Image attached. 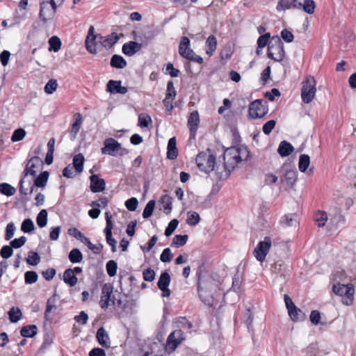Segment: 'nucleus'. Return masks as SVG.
Segmentation results:
<instances>
[{
  "instance_id": "nucleus-1",
  "label": "nucleus",
  "mask_w": 356,
  "mask_h": 356,
  "mask_svg": "<svg viewBox=\"0 0 356 356\" xmlns=\"http://www.w3.org/2000/svg\"><path fill=\"white\" fill-rule=\"evenodd\" d=\"M246 148L231 147L225 149L223 154V163L214 165L215 174L219 180H226L232 170L243 161V157L247 156Z\"/></svg>"
},
{
  "instance_id": "nucleus-2",
  "label": "nucleus",
  "mask_w": 356,
  "mask_h": 356,
  "mask_svg": "<svg viewBox=\"0 0 356 356\" xmlns=\"http://www.w3.org/2000/svg\"><path fill=\"white\" fill-rule=\"evenodd\" d=\"M42 161L40 157L35 156H32L27 162L26 168L23 172V177L19 181V192L23 195H28V188H25L24 184L25 182L24 179L26 177L31 175L35 177L38 171L39 170Z\"/></svg>"
},
{
  "instance_id": "nucleus-3",
  "label": "nucleus",
  "mask_w": 356,
  "mask_h": 356,
  "mask_svg": "<svg viewBox=\"0 0 356 356\" xmlns=\"http://www.w3.org/2000/svg\"><path fill=\"white\" fill-rule=\"evenodd\" d=\"M285 56L284 44L281 38L276 35L273 36L268 46V58L277 62L282 61Z\"/></svg>"
},
{
  "instance_id": "nucleus-4",
  "label": "nucleus",
  "mask_w": 356,
  "mask_h": 356,
  "mask_svg": "<svg viewBox=\"0 0 356 356\" xmlns=\"http://www.w3.org/2000/svg\"><path fill=\"white\" fill-rule=\"evenodd\" d=\"M195 160L197 167L201 171L209 173L214 170L216 157L211 154L209 149L206 152L199 153Z\"/></svg>"
},
{
  "instance_id": "nucleus-5",
  "label": "nucleus",
  "mask_w": 356,
  "mask_h": 356,
  "mask_svg": "<svg viewBox=\"0 0 356 356\" xmlns=\"http://www.w3.org/2000/svg\"><path fill=\"white\" fill-rule=\"evenodd\" d=\"M332 291L342 297V302L346 305H351L354 300L355 289L352 284H336L332 286Z\"/></svg>"
},
{
  "instance_id": "nucleus-6",
  "label": "nucleus",
  "mask_w": 356,
  "mask_h": 356,
  "mask_svg": "<svg viewBox=\"0 0 356 356\" xmlns=\"http://www.w3.org/2000/svg\"><path fill=\"white\" fill-rule=\"evenodd\" d=\"M301 98L304 103L309 104L316 93V81L314 76H307L302 83Z\"/></svg>"
},
{
  "instance_id": "nucleus-7",
  "label": "nucleus",
  "mask_w": 356,
  "mask_h": 356,
  "mask_svg": "<svg viewBox=\"0 0 356 356\" xmlns=\"http://www.w3.org/2000/svg\"><path fill=\"white\" fill-rule=\"evenodd\" d=\"M102 154L112 156H124L129 151L122 147L121 144L113 138H108L104 141V147L101 149Z\"/></svg>"
},
{
  "instance_id": "nucleus-8",
  "label": "nucleus",
  "mask_w": 356,
  "mask_h": 356,
  "mask_svg": "<svg viewBox=\"0 0 356 356\" xmlns=\"http://www.w3.org/2000/svg\"><path fill=\"white\" fill-rule=\"evenodd\" d=\"M63 0H44L40 2L39 17L40 19L46 23L52 19L56 11V2L62 3Z\"/></svg>"
},
{
  "instance_id": "nucleus-9",
  "label": "nucleus",
  "mask_w": 356,
  "mask_h": 356,
  "mask_svg": "<svg viewBox=\"0 0 356 356\" xmlns=\"http://www.w3.org/2000/svg\"><path fill=\"white\" fill-rule=\"evenodd\" d=\"M272 245V240L270 236H265L264 241L259 242L254 248L253 254L257 261H264Z\"/></svg>"
},
{
  "instance_id": "nucleus-10",
  "label": "nucleus",
  "mask_w": 356,
  "mask_h": 356,
  "mask_svg": "<svg viewBox=\"0 0 356 356\" xmlns=\"http://www.w3.org/2000/svg\"><path fill=\"white\" fill-rule=\"evenodd\" d=\"M268 111V107L263 104V101L256 99L249 106L248 115L252 119H260L265 116Z\"/></svg>"
},
{
  "instance_id": "nucleus-11",
  "label": "nucleus",
  "mask_w": 356,
  "mask_h": 356,
  "mask_svg": "<svg viewBox=\"0 0 356 356\" xmlns=\"http://www.w3.org/2000/svg\"><path fill=\"white\" fill-rule=\"evenodd\" d=\"M184 339V333L181 330L173 331L168 337L165 345L166 351L169 353L175 351Z\"/></svg>"
},
{
  "instance_id": "nucleus-12",
  "label": "nucleus",
  "mask_w": 356,
  "mask_h": 356,
  "mask_svg": "<svg viewBox=\"0 0 356 356\" xmlns=\"http://www.w3.org/2000/svg\"><path fill=\"white\" fill-rule=\"evenodd\" d=\"M113 291V286L111 284L106 283L103 285L99 301V305L102 309L106 310L108 307L109 302L112 300L111 296Z\"/></svg>"
},
{
  "instance_id": "nucleus-13",
  "label": "nucleus",
  "mask_w": 356,
  "mask_h": 356,
  "mask_svg": "<svg viewBox=\"0 0 356 356\" xmlns=\"http://www.w3.org/2000/svg\"><path fill=\"white\" fill-rule=\"evenodd\" d=\"M170 276L167 271L162 272L157 282L159 289L162 291V297H169L170 296V290L168 286L170 283Z\"/></svg>"
},
{
  "instance_id": "nucleus-14",
  "label": "nucleus",
  "mask_w": 356,
  "mask_h": 356,
  "mask_svg": "<svg viewBox=\"0 0 356 356\" xmlns=\"http://www.w3.org/2000/svg\"><path fill=\"white\" fill-rule=\"evenodd\" d=\"M96 38L97 35H95V28L93 26H90L86 38L85 44L87 51L92 54L97 53L96 48L97 43L95 42Z\"/></svg>"
},
{
  "instance_id": "nucleus-15",
  "label": "nucleus",
  "mask_w": 356,
  "mask_h": 356,
  "mask_svg": "<svg viewBox=\"0 0 356 356\" xmlns=\"http://www.w3.org/2000/svg\"><path fill=\"white\" fill-rule=\"evenodd\" d=\"M83 123L82 115L79 113H76L72 118V123L69 130L70 138L74 140L79 131Z\"/></svg>"
},
{
  "instance_id": "nucleus-16",
  "label": "nucleus",
  "mask_w": 356,
  "mask_h": 356,
  "mask_svg": "<svg viewBox=\"0 0 356 356\" xmlns=\"http://www.w3.org/2000/svg\"><path fill=\"white\" fill-rule=\"evenodd\" d=\"M284 176L289 186H292L297 180V170L292 168L289 164H284L282 168Z\"/></svg>"
},
{
  "instance_id": "nucleus-17",
  "label": "nucleus",
  "mask_w": 356,
  "mask_h": 356,
  "mask_svg": "<svg viewBox=\"0 0 356 356\" xmlns=\"http://www.w3.org/2000/svg\"><path fill=\"white\" fill-rule=\"evenodd\" d=\"M57 300L58 295L56 293L47 300L44 314V320L46 321L51 322L52 318L51 316V313L56 309Z\"/></svg>"
},
{
  "instance_id": "nucleus-18",
  "label": "nucleus",
  "mask_w": 356,
  "mask_h": 356,
  "mask_svg": "<svg viewBox=\"0 0 356 356\" xmlns=\"http://www.w3.org/2000/svg\"><path fill=\"white\" fill-rule=\"evenodd\" d=\"M300 8L302 3L298 0H280L276 6L277 11Z\"/></svg>"
},
{
  "instance_id": "nucleus-19",
  "label": "nucleus",
  "mask_w": 356,
  "mask_h": 356,
  "mask_svg": "<svg viewBox=\"0 0 356 356\" xmlns=\"http://www.w3.org/2000/svg\"><path fill=\"white\" fill-rule=\"evenodd\" d=\"M90 190L92 193H99L104 191L106 187L105 181L99 177L97 175H92L90 177Z\"/></svg>"
},
{
  "instance_id": "nucleus-20",
  "label": "nucleus",
  "mask_w": 356,
  "mask_h": 356,
  "mask_svg": "<svg viewBox=\"0 0 356 356\" xmlns=\"http://www.w3.org/2000/svg\"><path fill=\"white\" fill-rule=\"evenodd\" d=\"M121 83V81H108L106 85V91L111 94H126L128 92V89L127 87L122 86Z\"/></svg>"
},
{
  "instance_id": "nucleus-21",
  "label": "nucleus",
  "mask_w": 356,
  "mask_h": 356,
  "mask_svg": "<svg viewBox=\"0 0 356 356\" xmlns=\"http://www.w3.org/2000/svg\"><path fill=\"white\" fill-rule=\"evenodd\" d=\"M49 178V172L44 171L41 172L38 177L35 179L34 184H32L31 181L29 183V188H28V194H31L33 191L34 186L37 187H44L47 183Z\"/></svg>"
},
{
  "instance_id": "nucleus-22",
  "label": "nucleus",
  "mask_w": 356,
  "mask_h": 356,
  "mask_svg": "<svg viewBox=\"0 0 356 356\" xmlns=\"http://www.w3.org/2000/svg\"><path fill=\"white\" fill-rule=\"evenodd\" d=\"M142 48V44L135 41H130L123 44L122 51L124 54L128 56H132L138 52Z\"/></svg>"
},
{
  "instance_id": "nucleus-23",
  "label": "nucleus",
  "mask_w": 356,
  "mask_h": 356,
  "mask_svg": "<svg viewBox=\"0 0 356 356\" xmlns=\"http://www.w3.org/2000/svg\"><path fill=\"white\" fill-rule=\"evenodd\" d=\"M200 123V118L197 111L192 112L188 119V127L191 133V138H195V133Z\"/></svg>"
},
{
  "instance_id": "nucleus-24",
  "label": "nucleus",
  "mask_w": 356,
  "mask_h": 356,
  "mask_svg": "<svg viewBox=\"0 0 356 356\" xmlns=\"http://www.w3.org/2000/svg\"><path fill=\"white\" fill-rule=\"evenodd\" d=\"M96 337L99 343L102 347L108 348L111 346V341L108 334L103 327H101L97 330Z\"/></svg>"
},
{
  "instance_id": "nucleus-25",
  "label": "nucleus",
  "mask_w": 356,
  "mask_h": 356,
  "mask_svg": "<svg viewBox=\"0 0 356 356\" xmlns=\"http://www.w3.org/2000/svg\"><path fill=\"white\" fill-rule=\"evenodd\" d=\"M119 39L120 38L118 34L113 32L105 38L101 36L99 38V42H101L102 46H104L106 49H110L119 40Z\"/></svg>"
},
{
  "instance_id": "nucleus-26",
  "label": "nucleus",
  "mask_w": 356,
  "mask_h": 356,
  "mask_svg": "<svg viewBox=\"0 0 356 356\" xmlns=\"http://www.w3.org/2000/svg\"><path fill=\"white\" fill-rule=\"evenodd\" d=\"M167 149V158L168 159L174 160L177 157L178 149L176 146L175 137H172L169 139Z\"/></svg>"
},
{
  "instance_id": "nucleus-27",
  "label": "nucleus",
  "mask_w": 356,
  "mask_h": 356,
  "mask_svg": "<svg viewBox=\"0 0 356 356\" xmlns=\"http://www.w3.org/2000/svg\"><path fill=\"white\" fill-rule=\"evenodd\" d=\"M293 150L294 148L291 143L283 140L279 145L277 152L282 157H285L290 155Z\"/></svg>"
},
{
  "instance_id": "nucleus-28",
  "label": "nucleus",
  "mask_w": 356,
  "mask_h": 356,
  "mask_svg": "<svg viewBox=\"0 0 356 356\" xmlns=\"http://www.w3.org/2000/svg\"><path fill=\"white\" fill-rule=\"evenodd\" d=\"M110 65L114 68L123 69L127 66V63L122 56L115 54L111 58Z\"/></svg>"
},
{
  "instance_id": "nucleus-29",
  "label": "nucleus",
  "mask_w": 356,
  "mask_h": 356,
  "mask_svg": "<svg viewBox=\"0 0 356 356\" xmlns=\"http://www.w3.org/2000/svg\"><path fill=\"white\" fill-rule=\"evenodd\" d=\"M63 281L69 286H74L78 282V278L72 273L71 268H67L63 273Z\"/></svg>"
},
{
  "instance_id": "nucleus-30",
  "label": "nucleus",
  "mask_w": 356,
  "mask_h": 356,
  "mask_svg": "<svg viewBox=\"0 0 356 356\" xmlns=\"http://www.w3.org/2000/svg\"><path fill=\"white\" fill-rule=\"evenodd\" d=\"M217 40L216 38L211 35L209 36L206 41V53L209 56H212L216 49Z\"/></svg>"
},
{
  "instance_id": "nucleus-31",
  "label": "nucleus",
  "mask_w": 356,
  "mask_h": 356,
  "mask_svg": "<svg viewBox=\"0 0 356 356\" xmlns=\"http://www.w3.org/2000/svg\"><path fill=\"white\" fill-rule=\"evenodd\" d=\"M38 332V327L35 325H29L26 326H24L21 331L20 334L24 337H33Z\"/></svg>"
},
{
  "instance_id": "nucleus-32",
  "label": "nucleus",
  "mask_w": 356,
  "mask_h": 356,
  "mask_svg": "<svg viewBox=\"0 0 356 356\" xmlns=\"http://www.w3.org/2000/svg\"><path fill=\"white\" fill-rule=\"evenodd\" d=\"M84 156L82 154H76L73 158V168L76 172L81 173L83 169Z\"/></svg>"
},
{
  "instance_id": "nucleus-33",
  "label": "nucleus",
  "mask_w": 356,
  "mask_h": 356,
  "mask_svg": "<svg viewBox=\"0 0 356 356\" xmlns=\"http://www.w3.org/2000/svg\"><path fill=\"white\" fill-rule=\"evenodd\" d=\"M68 258L71 263L75 264L81 262L83 257L80 250L74 248L70 252Z\"/></svg>"
},
{
  "instance_id": "nucleus-34",
  "label": "nucleus",
  "mask_w": 356,
  "mask_h": 356,
  "mask_svg": "<svg viewBox=\"0 0 356 356\" xmlns=\"http://www.w3.org/2000/svg\"><path fill=\"white\" fill-rule=\"evenodd\" d=\"M200 221V215L195 211H188L187 212V219L186 222L190 226H195Z\"/></svg>"
},
{
  "instance_id": "nucleus-35",
  "label": "nucleus",
  "mask_w": 356,
  "mask_h": 356,
  "mask_svg": "<svg viewBox=\"0 0 356 356\" xmlns=\"http://www.w3.org/2000/svg\"><path fill=\"white\" fill-rule=\"evenodd\" d=\"M310 164V158L307 154H301L299 158L298 168L302 172H305Z\"/></svg>"
},
{
  "instance_id": "nucleus-36",
  "label": "nucleus",
  "mask_w": 356,
  "mask_h": 356,
  "mask_svg": "<svg viewBox=\"0 0 356 356\" xmlns=\"http://www.w3.org/2000/svg\"><path fill=\"white\" fill-rule=\"evenodd\" d=\"M292 313H289L290 318L293 321H303L305 318V313L296 306L291 309Z\"/></svg>"
},
{
  "instance_id": "nucleus-37",
  "label": "nucleus",
  "mask_w": 356,
  "mask_h": 356,
  "mask_svg": "<svg viewBox=\"0 0 356 356\" xmlns=\"http://www.w3.org/2000/svg\"><path fill=\"white\" fill-rule=\"evenodd\" d=\"M48 213L46 209H42L36 217V222L39 227L42 228L47 225Z\"/></svg>"
},
{
  "instance_id": "nucleus-38",
  "label": "nucleus",
  "mask_w": 356,
  "mask_h": 356,
  "mask_svg": "<svg viewBox=\"0 0 356 356\" xmlns=\"http://www.w3.org/2000/svg\"><path fill=\"white\" fill-rule=\"evenodd\" d=\"M0 193L2 195L10 197L16 193V189L9 184L1 183L0 184Z\"/></svg>"
},
{
  "instance_id": "nucleus-39",
  "label": "nucleus",
  "mask_w": 356,
  "mask_h": 356,
  "mask_svg": "<svg viewBox=\"0 0 356 356\" xmlns=\"http://www.w3.org/2000/svg\"><path fill=\"white\" fill-rule=\"evenodd\" d=\"M188 235L177 234L174 236L171 245L175 247L184 246L188 241Z\"/></svg>"
},
{
  "instance_id": "nucleus-40",
  "label": "nucleus",
  "mask_w": 356,
  "mask_h": 356,
  "mask_svg": "<svg viewBox=\"0 0 356 356\" xmlns=\"http://www.w3.org/2000/svg\"><path fill=\"white\" fill-rule=\"evenodd\" d=\"M105 218L106 222V226L104 230L106 237L112 235V229H113V222H112V216L109 211H106L105 213Z\"/></svg>"
},
{
  "instance_id": "nucleus-41",
  "label": "nucleus",
  "mask_w": 356,
  "mask_h": 356,
  "mask_svg": "<svg viewBox=\"0 0 356 356\" xmlns=\"http://www.w3.org/2000/svg\"><path fill=\"white\" fill-rule=\"evenodd\" d=\"M49 51H54V52H57L61 47V41L60 38L57 36H52L49 40Z\"/></svg>"
},
{
  "instance_id": "nucleus-42",
  "label": "nucleus",
  "mask_w": 356,
  "mask_h": 356,
  "mask_svg": "<svg viewBox=\"0 0 356 356\" xmlns=\"http://www.w3.org/2000/svg\"><path fill=\"white\" fill-rule=\"evenodd\" d=\"M155 204L156 202L154 200H149L147 202L143 212V217L144 218H148L152 215Z\"/></svg>"
},
{
  "instance_id": "nucleus-43",
  "label": "nucleus",
  "mask_w": 356,
  "mask_h": 356,
  "mask_svg": "<svg viewBox=\"0 0 356 356\" xmlns=\"http://www.w3.org/2000/svg\"><path fill=\"white\" fill-rule=\"evenodd\" d=\"M22 312L19 308H17L16 309L15 307H13L9 312V320L12 323H17L22 318Z\"/></svg>"
},
{
  "instance_id": "nucleus-44",
  "label": "nucleus",
  "mask_w": 356,
  "mask_h": 356,
  "mask_svg": "<svg viewBox=\"0 0 356 356\" xmlns=\"http://www.w3.org/2000/svg\"><path fill=\"white\" fill-rule=\"evenodd\" d=\"M40 261V257L38 252L30 251L26 259V262L32 266H36Z\"/></svg>"
},
{
  "instance_id": "nucleus-45",
  "label": "nucleus",
  "mask_w": 356,
  "mask_h": 356,
  "mask_svg": "<svg viewBox=\"0 0 356 356\" xmlns=\"http://www.w3.org/2000/svg\"><path fill=\"white\" fill-rule=\"evenodd\" d=\"M35 229L34 223L31 218L25 219L21 226V230L24 233H29Z\"/></svg>"
},
{
  "instance_id": "nucleus-46",
  "label": "nucleus",
  "mask_w": 356,
  "mask_h": 356,
  "mask_svg": "<svg viewBox=\"0 0 356 356\" xmlns=\"http://www.w3.org/2000/svg\"><path fill=\"white\" fill-rule=\"evenodd\" d=\"M106 269L108 275L110 277H113L116 275L118 265L117 263L113 260H110L106 263Z\"/></svg>"
},
{
  "instance_id": "nucleus-47",
  "label": "nucleus",
  "mask_w": 356,
  "mask_h": 356,
  "mask_svg": "<svg viewBox=\"0 0 356 356\" xmlns=\"http://www.w3.org/2000/svg\"><path fill=\"white\" fill-rule=\"evenodd\" d=\"M38 274L35 271H27L24 274L25 283L27 284H32L37 282Z\"/></svg>"
},
{
  "instance_id": "nucleus-48",
  "label": "nucleus",
  "mask_w": 356,
  "mask_h": 356,
  "mask_svg": "<svg viewBox=\"0 0 356 356\" xmlns=\"http://www.w3.org/2000/svg\"><path fill=\"white\" fill-rule=\"evenodd\" d=\"M189 48H191L190 40L186 36L182 37L179 46V54L182 56L185 51Z\"/></svg>"
},
{
  "instance_id": "nucleus-49",
  "label": "nucleus",
  "mask_w": 356,
  "mask_h": 356,
  "mask_svg": "<svg viewBox=\"0 0 356 356\" xmlns=\"http://www.w3.org/2000/svg\"><path fill=\"white\" fill-rule=\"evenodd\" d=\"M316 4L313 0H305L304 3L302 4V8L304 11L309 15L314 13Z\"/></svg>"
},
{
  "instance_id": "nucleus-50",
  "label": "nucleus",
  "mask_w": 356,
  "mask_h": 356,
  "mask_svg": "<svg viewBox=\"0 0 356 356\" xmlns=\"http://www.w3.org/2000/svg\"><path fill=\"white\" fill-rule=\"evenodd\" d=\"M58 88V83L56 79H50L44 86V91L47 94H53Z\"/></svg>"
},
{
  "instance_id": "nucleus-51",
  "label": "nucleus",
  "mask_w": 356,
  "mask_h": 356,
  "mask_svg": "<svg viewBox=\"0 0 356 356\" xmlns=\"http://www.w3.org/2000/svg\"><path fill=\"white\" fill-rule=\"evenodd\" d=\"M315 220L319 227H323L327 220V213L325 211H318L316 214Z\"/></svg>"
},
{
  "instance_id": "nucleus-52",
  "label": "nucleus",
  "mask_w": 356,
  "mask_h": 356,
  "mask_svg": "<svg viewBox=\"0 0 356 356\" xmlns=\"http://www.w3.org/2000/svg\"><path fill=\"white\" fill-rule=\"evenodd\" d=\"M179 225V221L177 219H173L172 220L168 227L165 228V235L166 236H170L172 234V233L174 232V231L176 229V228Z\"/></svg>"
},
{
  "instance_id": "nucleus-53",
  "label": "nucleus",
  "mask_w": 356,
  "mask_h": 356,
  "mask_svg": "<svg viewBox=\"0 0 356 356\" xmlns=\"http://www.w3.org/2000/svg\"><path fill=\"white\" fill-rule=\"evenodd\" d=\"M26 136V131L23 129H16L11 137L13 142H18L22 140Z\"/></svg>"
},
{
  "instance_id": "nucleus-54",
  "label": "nucleus",
  "mask_w": 356,
  "mask_h": 356,
  "mask_svg": "<svg viewBox=\"0 0 356 356\" xmlns=\"http://www.w3.org/2000/svg\"><path fill=\"white\" fill-rule=\"evenodd\" d=\"M270 38V33H266L265 34L260 35L257 40L258 48L265 47L267 45Z\"/></svg>"
},
{
  "instance_id": "nucleus-55",
  "label": "nucleus",
  "mask_w": 356,
  "mask_h": 356,
  "mask_svg": "<svg viewBox=\"0 0 356 356\" xmlns=\"http://www.w3.org/2000/svg\"><path fill=\"white\" fill-rule=\"evenodd\" d=\"M26 236H21L19 238H15L14 240L11 241L10 243V245L13 248H19L22 246H23L25 243L26 242Z\"/></svg>"
},
{
  "instance_id": "nucleus-56",
  "label": "nucleus",
  "mask_w": 356,
  "mask_h": 356,
  "mask_svg": "<svg viewBox=\"0 0 356 356\" xmlns=\"http://www.w3.org/2000/svg\"><path fill=\"white\" fill-rule=\"evenodd\" d=\"M13 248L11 245H4L0 250V255L3 259H8L13 255Z\"/></svg>"
},
{
  "instance_id": "nucleus-57",
  "label": "nucleus",
  "mask_w": 356,
  "mask_h": 356,
  "mask_svg": "<svg viewBox=\"0 0 356 356\" xmlns=\"http://www.w3.org/2000/svg\"><path fill=\"white\" fill-rule=\"evenodd\" d=\"M152 122L151 118L147 114H140L138 117V125L141 127H147Z\"/></svg>"
},
{
  "instance_id": "nucleus-58",
  "label": "nucleus",
  "mask_w": 356,
  "mask_h": 356,
  "mask_svg": "<svg viewBox=\"0 0 356 356\" xmlns=\"http://www.w3.org/2000/svg\"><path fill=\"white\" fill-rule=\"evenodd\" d=\"M138 205V202L136 197L129 198L125 202V206L130 211H134L137 209Z\"/></svg>"
},
{
  "instance_id": "nucleus-59",
  "label": "nucleus",
  "mask_w": 356,
  "mask_h": 356,
  "mask_svg": "<svg viewBox=\"0 0 356 356\" xmlns=\"http://www.w3.org/2000/svg\"><path fill=\"white\" fill-rule=\"evenodd\" d=\"M172 254L171 252V250L169 248H165L161 256L160 259L163 263L170 262L172 259Z\"/></svg>"
},
{
  "instance_id": "nucleus-60",
  "label": "nucleus",
  "mask_w": 356,
  "mask_h": 356,
  "mask_svg": "<svg viewBox=\"0 0 356 356\" xmlns=\"http://www.w3.org/2000/svg\"><path fill=\"white\" fill-rule=\"evenodd\" d=\"M253 316L250 309L246 310L243 317V321L250 330L252 327Z\"/></svg>"
},
{
  "instance_id": "nucleus-61",
  "label": "nucleus",
  "mask_w": 356,
  "mask_h": 356,
  "mask_svg": "<svg viewBox=\"0 0 356 356\" xmlns=\"http://www.w3.org/2000/svg\"><path fill=\"white\" fill-rule=\"evenodd\" d=\"M161 202L163 204V209L165 211H171L172 210V197L169 195H163L161 197Z\"/></svg>"
},
{
  "instance_id": "nucleus-62",
  "label": "nucleus",
  "mask_w": 356,
  "mask_h": 356,
  "mask_svg": "<svg viewBox=\"0 0 356 356\" xmlns=\"http://www.w3.org/2000/svg\"><path fill=\"white\" fill-rule=\"evenodd\" d=\"M275 124L276 122L274 120H270L266 122L263 126V132L266 135L270 134L272 130L275 128Z\"/></svg>"
},
{
  "instance_id": "nucleus-63",
  "label": "nucleus",
  "mask_w": 356,
  "mask_h": 356,
  "mask_svg": "<svg viewBox=\"0 0 356 356\" xmlns=\"http://www.w3.org/2000/svg\"><path fill=\"white\" fill-rule=\"evenodd\" d=\"M295 216L294 214L291 213L284 215L282 218L281 222L287 226H292L293 225V222L296 221Z\"/></svg>"
},
{
  "instance_id": "nucleus-64",
  "label": "nucleus",
  "mask_w": 356,
  "mask_h": 356,
  "mask_svg": "<svg viewBox=\"0 0 356 356\" xmlns=\"http://www.w3.org/2000/svg\"><path fill=\"white\" fill-rule=\"evenodd\" d=\"M143 279L147 282H152L155 278V272L152 268L145 269L143 273Z\"/></svg>"
}]
</instances>
